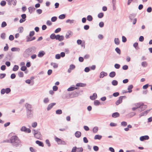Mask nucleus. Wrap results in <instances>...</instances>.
<instances>
[{
	"label": "nucleus",
	"mask_w": 152,
	"mask_h": 152,
	"mask_svg": "<svg viewBox=\"0 0 152 152\" xmlns=\"http://www.w3.org/2000/svg\"><path fill=\"white\" fill-rule=\"evenodd\" d=\"M10 143L15 147H20L22 146L21 141L17 136H12L10 139Z\"/></svg>",
	"instance_id": "nucleus-1"
},
{
	"label": "nucleus",
	"mask_w": 152,
	"mask_h": 152,
	"mask_svg": "<svg viewBox=\"0 0 152 152\" xmlns=\"http://www.w3.org/2000/svg\"><path fill=\"white\" fill-rule=\"evenodd\" d=\"M134 105L137 109L139 108H140V109L138 110L140 112L144 110L147 107V106L146 105H144L142 103H138L135 104Z\"/></svg>",
	"instance_id": "nucleus-2"
},
{
	"label": "nucleus",
	"mask_w": 152,
	"mask_h": 152,
	"mask_svg": "<svg viewBox=\"0 0 152 152\" xmlns=\"http://www.w3.org/2000/svg\"><path fill=\"white\" fill-rule=\"evenodd\" d=\"M32 49L28 48L23 53V56L25 58L28 57L32 53Z\"/></svg>",
	"instance_id": "nucleus-3"
},
{
	"label": "nucleus",
	"mask_w": 152,
	"mask_h": 152,
	"mask_svg": "<svg viewBox=\"0 0 152 152\" xmlns=\"http://www.w3.org/2000/svg\"><path fill=\"white\" fill-rule=\"evenodd\" d=\"M55 140L56 141L58 144H61V145H66V143L65 142L61 140V139L58 138L57 137H56L55 138Z\"/></svg>",
	"instance_id": "nucleus-4"
},
{
	"label": "nucleus",
	"mask_w": 152,
	"mask_h": 152,
	"mask_svg": "<svg viewBox=\"0 0 152 152\" xmlns=\"http://www.w3.org/2000/svg\"><path fill=\"white\" fill-rule=\"evenodd\" d=\"M20 130L21 132L28 133H30L31 132V130L29 128H26L25 126H22L20 129Z\"/></svg>",
	"instance_id": "nucleus-5"
},
{
	"label": "nucleus",
	"mask_w": 152,
	"mask_h": 152,
	"mask_svg": "<svg viewBox=\"0 0 152 152\" xmlns=\"http://www.w3.org/2000/svg\"><path fill=\"white\" fill-rule=\"evenodd\" d=\"M25 106L27 111H28V115L29 113V112H30V113L32 111L31 105L29 104L26 103L25 104Z\"/></svg>",
	"instance_id": "nucleus-6"
},
{
	"label": "nucleus",
	"mask_w": 152,
	"mask_h": 152,
	"mask_svg": "<svg viewBox=\"0 0 152 152\" xmlns=\"http://www.w3.org/2000/svg\"><path fill=\"white\" fill-rule=\"evenodd\" d=\"M124 98H126V96H120L118 99L117 101L115 102V104L116 105H118L120 103H122V100Z\"/></svg>",
	"instance_id": "nucleus-7"
},
{
	"label": "nucleus",
	"mask_w": 152,
	"mask_h": 152,
	"mask_svg": "<svg viewBox=\"0 0 152 152\" xmlns=\"http://www.w3.org/2000/svg\"><path fill=\"white\" fill-rule=\"evenodd\" d=\"M150 110H147L141 113L139 115V117L140 118L141 117L143 116H145L147 113L150 111Z\"/></svg>",
	"instance_id": "nucleus-8"
},
{
	"label": "nucleus",
	"mask_w": 152,
	"mask_h": 152,
	"mask_svg": "<svg viewBox=\"0 0 152 152\" xmlns=\"http://www.w3.org/2000/svg\"><path fill=\"white\" fill-rule=\"evenodd\" d=\"M50 38H63L64 37L62 36H60L59 35H56L54 34H53L51 35Z\"/></svg>",
	"instance_id": "nucleus-9"
},
{
	"label": "nucleus",
	"mask_w": 152,
	"mask_h": 152,
	"mask_svg": "<svg viewBox=\"0 0 152 152\" xmlns=\"http://www.w3.org/2000/svg\"><path fill=\"white\" fill-rule=\"evenodd\" d=\"M149 137L148 135H145L141 137L140 139L141 141H143L145 140H148L149 139Z\"/></svg>",
	"instance_id": "nucleus-10"
},
{
	"label": "nucleus",
	"mask_w": 152,
	"mask_h": 152,
	"mask_svg": "<svg viewBox=\"0 0 152 152\" xmlns=\"http://www.w3.org/2000/svg\"><path fill=\"white\" fill-rule=\"evenodd\" d=\"M45 54V52L42 50L40 51L39 52V53L38 54V56L39 57H43Z\"/></svg>",
	"instance_id": "nucleus-11"
},
{
	"label": "nucleus",
	"mask_w": 152,
	"mask_h": 152,
	"mask_svg": "<svg viewBox=\"0 0 152 152\" xmlns=\"http://www.w3.org/2000/svg\"><path fill=\"white\" fill-rule=\"evenodd\" d=\"M56 104L55 103H52L49 104L47 108V110H50L53 107V106Z\"/></svg>",
	"instance_id": "nucleus-12"
},
{
	"label": "nucleus",
	"mask_w": 152,
	"mask_h": 152,
	"mask_svg": "<svg viewBox=\"0 0 152 152\" xmlns=\"http://www.w3.org/2000/svg\"><path fill=\"white\" fill-rule=\"evenodd\" d=\"M133 88V86L132 85H129L128 87V91H126L125 92V93H127V92H129V93H131L132 92V89Z\"/></svg>",
	"instance_id": "nucleus-13"
},
{
	"label": "nucleus",
	"mask_w": 152,
	"mask_h": 152,
	"mask_svg": "<svg viewBox=\"0 0 152 152\" xmlns=\"http://www.w3.org/2000/svg\"><path fill=\"white\" fill-rule=\"evenodd\" d=\"M97 97V94L96 93H94L92 96H91L90 97V99L92 100H94L96 99Z\"/></svg>",
	"instance_id": "nucleus-14"
},
{
	"label": "nucleus",
	"mask_w": 152,
	"mask_h": 152,
	"mask_svg": "<svg viewBox=\"0 0 152 152\" xmlns=\"http://www.w3.org/2000/svg\"><path fill=\"white\" fill-rule=\"evenodd\" d=\"M81 132L79 131H77L75 133V136L77 138L80 137L81 136Z\"/></svg>",
	"instance_id": "nucleus-15"
},
{
	"label": "nucleus",
	"mask_w": 152,
	"mask_h": 152,
	"mask_svg": "<svg viewBox=\"0 0 152 152\" xmlns=\"http://www.w3.org/2000/svg\"><path fill=\"white\" fill-rule=\"evenodd\" d=\"M107 75V73L104 72H102L100 73V75L99 76L100 78H103L105 76H106Z\"/></svg>",
	"instance_id": "nucleus-16"
},
{
	"label": "nucleus",
	"mask_w": 152,
	"mask_h": 152,
	"mask_svg": "<svg viewBox=\"0 0 152 152\" xmlns=\"http://www.w3.org/2000/svg\"><path fill=\"white\" fill-rule=\"evenodd\" d=\"M120 115L119 113L118 112H115L112 114V116L114 118L118 117Z\"/></svg>",
	"instance_id": "nucleus-17"
},
{
	"label": "nucleus",
	"mask_w": 152,
	"mask_h": 152,
	"mask_svg": "<svg viewBox=\"0 0 152 152\" xmlns=\"http://www.w3.org/2000/svg\"><path fill=\"white\" fill-rule=\"evenodd\" d=\"M11 50L12 51H20V49L18 48H12Z\"/></svg>",
	"instance_id": "nucleus-18"
},
{
	"label": "nucleus",
	"mask_w": 152,
	"mask_h": 152,
	"mask_svg": "<svg viewBox=\"0 0 152 152\" xmlns=\"http://www.w3.org/2000/svg\"><path fill=\"white\" fill-rule=\"evenodd\" d=\"M34 136L37 138L39 139L41 137V135L40 132H38Z\"/></svg>",
	"instance_id": "nucleus-19"
},
{
	"label": "nucleus",
	"mask_w": 152,
	"mask_h": 152,
	"mask_svg": "<svg viewBox=\"0 0 152 152\" xmlns=\"http://www.w3.org/2000/svg\"><path fill=\"white\" fill-rule=\"evenodd\" d=\"M29 12L30 13H32L35 10V8L34 7H30L28 8Z\"/></svg>",
	"instance_id": "nucleus-20"
},
{
	"label": "nucleus",
	"mask_w": 152,
	"mask_h": 152,
	"mask_svg": "<svg viewBox=\"0 0 152 152\" xmlns=\"http://www.w3.org/2000/svg\"><path fill=\"white\" fill-rule=\"evenodd\" d=\"M138 43L137 42H135L133 45V47L136 50H137L139 49L138 46Z\"/></svg>",
	"instance_id": "nucleus-21"
},
{
	"label": "nucleus",
	"mask_w": 152,
	"mask_h": 152,
	"mask_svg": "<svg viewBox=\"0 0 152 152\" xmlns=\"http://www.w3.org/2000/svg\"><path fill=\"white\" fill-rule=\"evenodd\" d=\"M72 34V33L70 31H69L67 32L66 34V38L70 37Z\"/></svg>",
	"instance_id": "nucleus-22"
},
{
	"label": "nucleus",
	"mask_w": 152,
	"mask_h": 152,
	"mask_svg": "<svg viewBox=\"0 0 152 152\" xmlns=\"http://www.w3.org/2000/svg\"><path fill=\"white\" fill-rule=\"evenodd\" d=\"M36 143L39 146H41L42 147L44 146L43 143L41 141H40L38 140H37L36 142Z\"/></svg>",
	"instance_id": "nucleus-23"
},
{
	"label": "nucleus",
	"mask_w": 152,
	"mask_h": 152,
	"mask_svg": "<svg viewBox=\"0 0 152 152\" xmlns=\"http://www.w3.org/2000/svg\"><path fill=\"white\" fill-rule=\"evenodd\" d=\"M19 68V67L18 65H15L14 66L12 70L15 72Z\"/></svg>",
	"instance_id": "nucleus-24"
},
{
	"label": "nucleus",
	"mask_w": 152,
	"mask_h": 152,
	"mask_svg": "<svg viewBox=\"0 0 152 152\" xmlns=\"http://www.w3.org/2000/svg\"><path fill=\"white\" fill-rule=\"evenodd\" d=\"M86 84H85L83 83H77L76 84V86H80V87H84L85 86Z\"/></svg>",
	"instance_id": "nucleus-25"
},
{
	"label": "nucleus",
	"mask_w": 152,
	"mask_h": 152,
	"mask_svg": "<svg viewBox=\"0 0 152 152\" xmlns=\"http://www.w3.org/2000/svg\"><path fill=\"white\" fill-rule=\"evenodd\" d=\"M115 75V73L114 72H112L109 74V76L111 77H113Z\"/></svg>",
	"instance_id": "nucleus-26"
},
{
	"label": "nucleus",
	"mask_w": 152,
	"mask_h": 152,
	"mask_svg": "<svg viewBox=\"0 0 152 152\" xmlns=\"http://www.w3.org/2000/svg\"><path fill=\"white\" fill-rule=\"evenodd\" d=\"M102 136L99 135H96L95 136L94 139L95 140H100L102 138Z\"/></svg>",
	"instance_id": "nucleus-27"
},
{
	"label": "nucleus",
	"mask_w": 152,
	"mask_h": 152,
	"mask_svg": "<svg viewBox=\"0 0 152 152\" xmlns=\"http://www.w3.org/2000/svg\"><path fill=\"white\" fill-rule=\"evenodd\" d=\"M98 130V128L97 126H95L94 127L93 129V131L94 133H96Z\"/></svg>",
	"instance_id": "nucleus-28"
},
{
	"label": "nucleus",
	"mask_w": 152,
	"mask_h": 152,
	"mask_svg": "<svg viewBox=\"0 0 152 152\" xmlns=\"http://www.w3.org/2000/svg\"><path fill=\"white\" fill-rule=\"evenodd\" d=\"M112 83L113 86H116L117 85L118 82L117 80H114L112 81Z\"/></svg>",
	"instance_id": "nucleus-29"
},
{
	"label": "nucleus",
	"mask_w": 152,
	"mask_h": 152,
	"mask_svg": "<svg viewBox=\"0 0 152 152\" xmlns=\"http://www.w3.org/2000/svg\"><path fill=\"white\" fill-rule=\"evenodd\" d=\"M77 87H71L70 88H69L67 89V91H71L73 90H74L75 89H77Z\"/></svg>",
	"instance_id": "nucleus-30"
},
{
	"label": "nucleus",
	"mask_w": 152,
	"mask_h": 152,
	"mask_svg": "<svg viewBox=\"0 0 152 152\" xmlns=\"http://www.w3.org/2000/svg\"><path fill=\"white\" fill-rule=\"evenodd\" d=\"M51 65L54 68H56L58 67V64L56 63H52L51 64Z\"/></svg>",
	"instance_id": "nucleus-31"
},
{
	"label": "nucleus",
	"mask_w": 152,
	"mask_h": 152,
	"mask_svg": "<svg viewBox=\"0 0 152 152\" xmlns=\"http://www.w3.org/2000/svg\"><path fill=\"white\" fill-rule=\"evenodd\" d=\"M147 63L146 61H144L142 63L141 65L144 67H145L147 66Z\"/></svg>",
	"instance_id": "nucleus-32"
},
{
	"label": "nucleus",
	"mask_w": 152,
	"mask_h": 152,
	"mask_svg": "<svg viewBox=\"0 0 152 152\" xmlns=\"http://www.w3.org/2000/svg\"><path fill=\"white\" fill-rule=\"evenodd\" d=\"M18 75L20 77H23V72H22L20 71L18 72Z\"/></svg>",
	"instance_id": "nucleus-33"
},
{
	"label": "nucleus",
	"mask_w": 152,
	"mask_h": 152,
	"mask_svg": "<svg viewBox=\"0 0 152 152\" xmlns=\"http://www.w3.org/2000/svg\"><path fill=\"white\" fill-rule=\"evenodd\" d=\"M114 42L116 45H119L120 43V41L119 40V39H115Z\"/></svg>",
	"instance_id": "nucleus-34"
},
{
	"label": "nucleus",
	"mask_w": 152,
	"mask_h": 152,
	"mask_svg": "<svg viewBox=\"0 0 152 152\" xmlns=\"http://www.w3.org/2000/svg\"><path fill=\"white\" fill-rule=\"evenodd\" d=\"M87 20L89 21H91L92 20L93 18L91 15H88L87 18Z\"/></svg>",
	"instance_id": "nucleus-35"
},
{
	"label": "nucleus",
	"mask_w": 152,
	"mask_h": 152,
	"mask_svg": "<svg viewBox=\"0 0 152 152\" xmlns=\"http://www.w3.org/2000/svg\"><path fill=\"white\" fill-rule=\"evenodd\" d=\"M5 89V93L8 94L11 91V89L10 88H7Z\"/></svg>",
	"instance_id": "nucleus-36"
},
{
	"label": "nucleus",
	"mask_w": 152,
	"mask_h": 152,
	"mask_svg": "<svg viewBox=\"0 0 152 152\" xmlns=\"http://www.w3.org/2000/svg\"><path fill=\"white\" fill-rule=\"evenodd\" d=\"M56 113L57 114H61L62 113V111L60 109L56 111Z\"/></svg>",
	"instance_id": "nucleus-37"
},
{
	"label": "nucleus",
	"mask_w": 152,
	"mask_h": 152,
	"mask_svg": "<svg viewBox=\"0 0 152 152\" xmlns=\"http://www.w3.org/2000/svg\"><path fill=\"white\" fill-rule=\"evenodd\" d=\"M121 125L123 126H125L127 125V123L125 121H122L121 123Z\"/></svg>",
	"instance_id": "nucleus-38"
},
{
	"label": "nucleus",
	"mask_w": 152,
	"mask_h": 152,
	"mask_svg": "<svg viewBox=\"0 0 152 152\" xmlns=\"http://www.w3.org/2000/svg\"><path fill=\"white\" fill-rule=\"evenodd\" d=\"M49 102V99L48 98H45L44 99L43 102L45 104L48 103Z\"/></svg>",
	"instance_id": "nucleus-39"
},
{
	"label": "nucleus",
	"mask_w": 152,
	"mask_h": 152,
	"mask_svg": "<svg viewBox=\"0 0 152 152\" xmlns=\"http://www.w3.org/2000/svg\"><path fill=\"white\" fill-rule=\"evenodd\" d=\"M104 16V14L102 12H100L98 15V17L99 18H102Z\"/></svg>",
	"instance_id": "nucleus-40"
},
{
	"label": "nucleus",
	"mask_w": 152,
	"mask_h": 152,
	"mask_svg": "<svg viewBox=\"0 0 152 152\" xmlns=\"http://www.w3.org/2000/svg\"><path fill=\"white\" fill-rule=\"evenodd\" d=\"M32 126L33 128L36 127L37 126V123L36 122H34L32 123Z\"/></svg>",
	"instance_id": "nucleus-41"
},
{
	"label": "nucleus",
	"mask_w": 152,
	"mask_h": 152,
	"mask_svg": "<svg viewBox=\"0 0 152 152\" xmlns=\"http://www.w3.org/2000/svg\"><path fill=\"white\" fill-rule=\"evenodd\" d=\"M83 151V149L82 148H77L76 152H82Z\"/></svg>",
	"instance_id": "nucleus-42"
},
{
	"label": "nucleus",
	"mask_w": 152,
	"mask_h": 152,
	"mask_svg": "<svg viewBox=\"0 0 152 152\" xmlns=\"http://www.w3.org/2000/svg\"><path fill=\"white\" fill-rule=\"evenodd\" d=\"M65 18V16L64 14H62L59 16L58 18L61 19H64Z\"/></svg>",
	"instance_id": "nucleus-43"
},
{
	"label": "nucleus",
	"mask_w": 152,
	"mask_h": 152,
	"mask_svg": "<svg viewBox=\"0 0 152 152\" xmlns=\"http://www.w3.org/2000/svg\"><path fill=\"white\" fill-rule=\"evenodd\" d=\"M94 104L95 105L97 106L99 105L100 102L98 100H96L94 101Z\"/></svg>",
	"instance_id": "nucleus-44"
},
{
	"label": "nucleus",
	"mask_w": 152,
	"mask_h": 152,
	"mask_svg": "<svg viewBox=\"0 0 152 152\" xmlns=\"http://www.w3.org/2000/svg\"><path fill=\"white\" fill-rule=\"evenodd\" d=\"M45 142L46 144L48 145V147H50L51 145L50 143L49 142V140L48 139H47L45 140Z\"/></svg>",
	"instance_id": "nucleus-45"
},
{
	"label": "nucleus",
	"mask_w": 152,
	"mask_h": 152,
	"mask_svg": "<svg viewBox=\"0 0 152 152\" xmlns=\"http://www.w3.org/2000/svg\"><path fill=\"white\" fill-rule=\"evenodd\" d=\"M26 69L27 68L25 66H22L20 68L21 70L23 71H25Z\"/></svg>",
	"instance_id": "nucleus-46"
},
{
	"label": "nucleus",
	"mask_w": 152,
	"mask_h": 152,
	"mask_svg": "<svg viewBox=\"0 0 152 152\" xmlns=\"http://www.w3.org/2000/svg\"><path fill=\"white\" fill-rule=\"evenodd\" d=\"M115 50L119 54H121V50L118 48H116L115 49Z\"/></svg>",
	"instance_id": "nucleus-47"
},
{
	"label": "nucleus",
	"mask_w": 152,
	"mask_h": 152,
	"mask_svg": "<svg viewBox=\"0 0 152 152\" xmlns=\"http://www.w3.org/2000/svg\"><path fill=\"white\" fill-rule=\"evenodd\" d=\"M6 2L4 1H2L0 3L1 5L2 6H4L6 4Z\"/></svg>",
	"instance_id": "nucleus-48"
},
{
	"label": "nucleus",
	"mask_w": 152,
	"mask_h": 152,
	"mask_svg": "<svg viewBox=\"0 0 152 152\" xmlns=\"http://www.w3.org/2000/svg\"><path fill=\"white\" fill-rule=\"evenodd\" d=\"M57 19V18L56 17H53L51 18V20L52 22L55 21Z\"/></svg>",
	"instance_id": "nucleus-49"
},
{
	"label": "nucleus",
	"mask_w": 152,
	"mask_h": 152,
	"mask_svg": "<svg viewBox=\"0 0 152 152\" xmlns=\"http://www.w3.org/2000/svg\"><path fill=\"white\" fill-rule=\"evenodd\" d=\"M7 25V23L5 22H3L1 24V27H4L6 26Z\"/></svg>",
	"instance_id": "nucleus-50"
},
{
	"label": "nucleus",
	"mask_w": 152,
	"mask_h": 152,
	"mask_svg": "<svg viewBox=\"0 0 152 152\" xmlns=\"http://www.w3.org/2000/svg\"><path fill=\"white\" fill-rule=\"evenodd\" d=\"M6 75L5 73L1 74L0 76V78L2 79L4 78L6 76Z\"/></svg>",
	"instance_id": "nucleus-51"
},
{
	"label": "nucleus",
	"mask_w": 152,
	"mask_h": 152,
	"mask_svg": "<svg viewBox=\"0 0 152 152\" xmlns=\"http://www.w3.org/2000/svg\"><path fill=\"white\" fill-rule=\"evenodd\" d=\"M115 67L117 69H118L120 67V66L119 64H116L114 65Z\"/></svg>",
	"instance_id": "nucleus-52"
},
{
	"label": "nucleus",
	"mask_w": 152,
	"mask_h": 152,
	"mask_svg": "<svg viewBox=\"0 0 152 152\" xmlns=\"http://www.w3.org/2000/svg\"><path fill=\"white\" fill-rule=\"evenodd\" d=\"M93 149L95 151H97L99 150V148L98 146H94L93 147Z\"/></svg>",
	"instance_id": "nucleus-53"
},
{
	"label": "nucleus",
	"mask_w": 152,
	"mask_h": 152,
	"mask_svg": "<svg viewBox=\"0 0 152 152\" xmlns=\"http://www.w3.org/2000/svg\"><path fill=\"white\" fill-rule=\"evenodd\" d=\"M77 148L75 146L73 148L71 152H76Z\"/></svg>",
	"instance_id": "nucleus-54"
},
{
	"label": "nucleus",
	"mask_w": 152,
	"mask_h": 152,
	"mask_svg": "<svg viewBox=\"0 0 152 152\" xmlns=\"http://www.w3.org/2000/svg\"><path fill=\"white\" fill-rule=\"evenodd\" d=\"M119 93L118 92H116L115 93H114L113 94V95L114 97H117L119 96Z\"/></svg>",
	"instance_id": "nucleus-55"
},
{
	"label": "nucleus",
	"mask_w": 152,
	"mask_h": 152,
	"mask_svg": "<svg viewBox=\"0 0 152 152\" xmlns=\"http://www.w3.org/2000/svg\"><path fill=\"white\" fill-rule=\"evenodd\" d=\"M128 66L126 65H125L123 66L122 69L124 70H127L128 69Z\"/></svg>",
	"instance_id": "nucleus-56"
},
{
	"label": "nucleus",
	"mask_w": 152,
	"mask_h": 152,
	"mask_svg": "<svg viewBox=\"0 0 152 152\" xmlns=\"http://www.w3.org/2000/svg\"><path fill=\"white\" fill-rule=\"evenodd\" d=\"M6 66L5 65H3L1 66V70L4 71L6 69Z\"/></svg>",
	"instance_id": "nucleus-57"
},
{
	"label": "nucleus",
	"mask_w": 152,
	"mask_h": 152,
	"mask_svg": "<svg viewBox=\"0 0 152 152\" xmlns=\"http://www.w3.org/2000/svg\"><path fill=\"white\" fill-rule=\"evenodd\" d=\"M53 90L54 91H56L57 90L58 87L56 86H54L53 88Z\"/></svg>",
	"instance_id": "nucleus-58"
},
{
	"label": "nucleus",
	"mask_w": 152,
	"mask_h": 152,
	"mask_svg": "<svg viewBox=\"0 0 152 152\" xmlns=\"http://www.w3.org/2000/svg\"><path fill=\"white\" fill-rule=\"evenodd\" d=\"M15 77H16V75H15V74H14V73L12 74L10 76V77H11V78L12 79H14L15 78Z\"/></svg>",
	"instance_id": "nucleus-59"
},
{
	"label": "nucleus",
	"mask_w": 152,
	"mask_h": 152,
	"mask_svg": "<svg viewBox=\"0 0 152 152\" xmlns=\"http://www.w3.org/2000/svg\"><path fill=\"white\" fill-rule=\"evenodd\" d=\"M83 140L84 142L85 143H87L88 142V140H87V138L86 137H85L83 138Z\"/></svg>",
	"instance_id": "nucleus-60"
},
{
	"label": "nucleus",
	"mask_w": 152,
	"mask_h": 152,
	"mask_svg": "<svg viewBox=\"0 0 152 152\" xmlns=\"http://www.w3.org/2000/svg\"><path fill=\"white\" fill-rule=\"evenodd\" d=\"M148 84L143 86L142 87L143 89H146L148 88Z\"/></svg>",
	"instance_id": "nucleus-61"
},
{
	"label": "nucleus",
	"mask_w": 152,
	"mask_h": 152,
	"mask_svg": "<svg viewBox=\"0 0 152 152\" xmlns=\"http://www.w3.org/2000/svg\"><path fill=\"white\" fill-rule=\"evenodd\" d=\"M30 150L32 152H36V151L35 150H34L33 148L32 147H31L29 148Z\"/></svg>",
	"instance_id": "nucleus-62"
},
{
	"label": "nucleus",
	"mask_w": 152,
	"mask_h": 152,
	"mask_svg": "<svg viewBox=\"0 0 152 152\" xmlns=\"http://www.w3.org/2000/svg\"><path fill=\"white\" fill-rule=\"evenodd\" d=\"M90 69L88 67H86L85 68L84 71L86 72H89L90 71Z\"/></svg>",
	"instance_id": "nucleus-63"
},
{
	"label": "nucleus",
	"mask_w": 152,
	"mask_h": 152,
	"mask_svg": "<svg viewBox=\"0 0 152 152\" xmlns=\"http://www.w3.org/2000/svg\"><path fill=\"white\" fill-rule=\"evenodd\" d=\"M75 68V66L73 64H71L69 66V68L71 69H73Z\"/></svg>",
	"instance_id": "nucleus-64"
}]
</instances>
